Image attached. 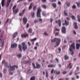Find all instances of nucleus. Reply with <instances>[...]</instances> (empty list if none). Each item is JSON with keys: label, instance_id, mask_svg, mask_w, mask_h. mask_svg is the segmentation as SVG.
<instances>
[{"label": "nucleus", "instance_id": "16", "mask_svg": "<svg viewBox=\"0 0 80 80\" xmlns=\"http://www.w3.org/2000/svg\"><path fill=\"white\" fill-rule=\"evenodd\" d=\"M25 12V9H24L22 11V13H20L19 14V16H22L23 14H24V13Z\"/></svg>", "mask_w": 80, "mask_h": 80}, {"label": "nucleus", "instance_id": "60", "mask_svg": "<svg viewBox=\"0 0 80 80\" xmlns=\"http://www.w3.org/2000/svg\"><path fill=\"white\" fill-rule=\"evenodd\" d=\"M55 30L56 31H58V32L60 30V29H56Z\"/></svg>", "mask_w": 80, "mask_h": 80}, {"label": "nucleus", "instance_id": "58", "mask_svg": "<svg viewBox=\"0 0 80 80\" xmlns=\"http://www.w3.org/2000/svg\"><path fill=\"white\" fill-rule=\"evenodd\" d=\"M34 23H37L38 22V20H35L34 21Z\"/></svg>", "mask_w": 80, "mask_h": 80}, {"label": "nucleus", "instance_id": "51", "mask_svg": "<svg viewBox=\"0 0 80 80\" xmlns=\"http://www.w3.org/2000/svg\"><path fill=\"white\" fill-rule=\"evenodd\" d=\"M42 14H43V16H45V12H42Z\"/></svg>", "mask_w": 80, "mask_h": 80}, {"label": "nucleus", "instance_id": "22", "mask_svg": "<svg viewBox=\"0 0 80 80\" xmlns=\"http://www.w3.org/2000/svg\"><path fill=\"white\" fill-rule=\"evenodd\" d=\"M18 48L19 49V50L22 52V46L21 45L19 44L18 45Z\"/></svg>", "mask_w": 80, "mask_h": 80}, {"label": "nucleus", "instance_id": "18", "mask_svg": "<svg viewBox=\"0 0 80 80\" xmlns=\"http://www.w3.org/2000/svg\"><path fill=\"white\" fill-rule=\"evenodd\" d=\"M80 43H77L76 44V48L77 50H78L80 48Z\"/></svg>", "mask_w": 80, "mask_h": 80}, {"label": "nucleus", "instance_id": "1", "mask_svg": "<svg viewBox=\"0 0 80 80\" xmlns=\"http://www.w3.org/2000/svg\"><path fill=\"white\" fill-rule=\"evenodd\" d=\"M56 45L55 46V47H57L58 46L60 45V42H61V40L60 39L58 38H54L53 39H52L51 41V42H56Z\"/></svg>", "mask_w": 80, "mask_h": 80}, {"label": "nucleus", "instance_id": "26", "mask_svg": "<svg viewBox=\"0 0 80 80\" xmlns=\"http://www.w3.org/2000/svg\"><path fill=\"white\" fill-rule=\"evenodd\" d=\"M52 7H54V8H56V7H57V5L55 3H52Z\"/></svg>", "mask_w": 80, "mask_h": 80}, {"label": "nucleus", "instance_id": "31", "mask_svg": "<svg viewBox=\"0 0 80 80\" xmlns=\"http://www.w3.org/2000/svg\"><path fill=\"white\" fill-rule=\"evenodd\" d=\"M35 80V76L32 77L31 78L30 80Z\"/></svg>", "mask_w": 80, "mask_h": 80}, {"label": "nucleus", "instance_id": "9", "mask_svg": "<svg viewBox=\"0 0 80 80\" xmlns=\"http://www.w3.org/2000/svg\"><path fill=\"white\" fill-rule=\"evenodd\" d=\"M2 64H3L6 67H8V63L7 62H6L5 60H3L2 61Z\"/></svg>", "mask_w": 80, "mask_h": 80}, {"label": "nucleus", "instance_id": "61", "mask_svg": "<svg viewBox=\"0 0 80 80\" xmlns=\"http://www.w3.org/2000/svg\"><path fill=\"white\" fill-rule=\"evenodd\" d=\"M58 50L59 52H61V48H58Z\"/></svg>", "mask_w": 80, "mask_h": 80}, {"label": "nucleus", "instance_id": "46", "mask_svg": "<svg viewBox=\"0 0 80 80\" xmlns=\"http://www.w3.org/2000/svg\"><path fill=\"white\" fill-rule=\"evenodd\" d=\"M28 44L29 46H30L31 45V43H30V42H28Z\"/></svg>", "mask_w": 80, "mask_h": 80}, {"label": "nucleus", "instance_id": "48", "mask_svg": "<svg viewBox=\"0 0 80 80\" xmlns=\"http://www.w3.org/2000/svg\"><path fill=\"white\" fill-rule=\"evenodd\" d=\"M26 27L27 28H28V27H29V24H27L26 25Z\"/></svg>", "mask_w": 80, "mask_h": 80}, {"label": "nucleus", "instance_id": "43", "mask_svg": "<svg viewBox=\"0 0 80 80\" xmlns=\"http://www.w3.org/2000/svg\"><path fill=\"white\" fill-rule=\"evenodd\" d=\"M36 8H37V7L36 6H34L33 8V10H35L36 9Z\"/></svg>", "mask_w": 80, "mask_h": 80}, {"label": "nucleus", "instance_id": "30", "mask_svg": "<svg viewBox=\"0 0 80 80\" xmlns=\"http://www.w3.org/2000/svg\"><path fill=\"white\" fill-rule=\"evenodd\" d=\"M32 28H29L28 29V32L29 33H32Z\"/></svg>", "mask_w": 80, "mask_h": 80}, {"label": "nucleus", "instance_id": "63", "mask_svg": "<svg viewBox=\"0 0 80 80\" xmlns=\"http://www.w3.org/2000/svg\"><path fill=\"white\" fill-rule=\"evenodd\" d=\"M42 2H46V0H42Z\"/></svg>", "mask_w": 80, "mask_h": 80}, {"label": "nucleus", "instance_id": "20", "mask_svg": "<svg viewBox=\"0 0 80 80\" xmlns=\"http://www.w3.org/2000/svg\"><path fill=\"white\" fill-rule=\"evenodd\" d=\"M68 25V21H65V24L63 23L62 25Z\"/></svg>", "mask_w": 80, "mask_h": 80}, {"label": "nucleus", "instance_id": "37", "mask_svg": "<svg viewBox=\"0 0 80 80\" xmlns=\"http://www.w3.org/2000/svg\"><path fill=\"white\" fill-rule=\"evenodd\" d=\"M46 77H48V72L47 71H46Z\"/></svg>", "mask_w": 80, "mask_h": 80}, {"label": "nucleus", "instance_id": "10", "mask_svg": "<svg viewBox=\"0 0 80 80\" xmlns=\"http://www.w3.org/2000/svg\"><path fill=\"white\" fill-rule=\"evenodd\" d=\"M28 21V19H27V18L24 17L23 18V22L24 24L25 25V24H26Z\"/></svg>", "mask_w": 80, "mask_h": 80}, {"label": "nucleus", "instance_id": "64", "mask_svg": "<svg viewBox=\"0 0 80 80\" xmlns=\"http://www.w3.org/2000/svg\"><path fill=\"white\" fill-rule=\"evenodd\" d=\"M9 75H12V74H13V73L12 72H9Z\"/></svg>", "mask_w": 80, "mask_h": 80}, {"label": "nucleus", "instance_id": "11", "mask_svg": "<svg viewBox=\"0 0 80 80\" xmlns=\"http://www.w3.org/2000/svg\"><path fill=\"white\" fill-rule=\"evenodd\" d=\"M62 32L63 33H66V29L65 28V27H63L62 29Z\"/></svg>", "mask_w": 80, "mask_h": 80}, {"label": "nucleus", "instance_id": "56", "mask_svg": "<svg viewBox=\"0 0 80 80\" xmlns=\"http://www.w3.org/2000/svg\"><path fill=\"white\" fill-rule=\"evenodd\" d=\"M57 74H60V71H58V72H56Z\"/></svg>", "mask_w": 80, "mask_h": 80}, {"label": "nucleus", "instance_id": "7", "mask_svg": "<svg viewBox=\"0 0 80 80\" xmlns=\"http://www.w3.org/2000/svg\"><path fill=\"white\" fill-rule=\"evenodd\" d=\"M22 45L23 49V50H26L27 49V45H25V42H23L22 43Z\"/></svg>", "mask_w": 80, "mask_h": 80}, {"label": "nucleus", "instance_id": "3", "mask_svg": "<svg viewBox=\"0 0 80 80\" xmlns=\"http://www.w3.org/2000/svg\"><path fill=\"white\" fill-rule=\"evenodd\" d=\"M42 12V9L40 7H39L37 10V17L39 18H41V15H40V12Z\"/></svg>", "mask_w": 80, "mask_h": 80}, {"label": "nucleus", "instance_id": "29", "mask_svg": "<svg viewBox=\"0 0 80 80\" xmlns=\"http://www.w3.org/2000/svg\"><path fill=\"white\" fill-rule=\"evenodd\" d=\"M30 40L31 42H32V41H35L37 40V38H34L33 39H30Z\"/></svg>", "mask_w": 80, "mask_h": 80}, {"label": "nucleus", "instance_id": "57", "mask_svg": "<svg viewBox=\"0 0 80 80\" xmlns=\"http://www.w3.org/2000/svg\"><path fill=\"white\" fill-rule=\"evenodd\" d=\"M39 20L40 22H42V19L41 18H39Z\"/></svg>", "mask_w": 80, "mask_h": 80}, {"label": "nucleus", "instance_id": "53", "mask_svg": "<svg viewBox=\"0 0 80 80\" xmlns=\"http://www.w3.org/2000/svg\"><path fill=\"white\" fill-rule=\"evenodd\" d=\"M72 73H73V72L72 71H71L69 73V75H72Z\"/></svg>", "mask_w": 80, "mask_h": 80}, {"label": "nucleus", "instance_id": "12", "mask_svg": "<svg viewBox=\"0 0 80 80\" xmlns=\"http://www.w3.org/2000/svg\"><path fill=\"white\" fill-rule=\"evenodd\" d=\"M55 22L56 23H58L59 27L61 26V20L59 19L58 21H56Z\"/></svg>", "mask_w": 80, "mask_h": 80}, {"label": "nucleus", "instance_id": "55", "mask_svg": "<svg viewBox=\"0 0 80 80\" xmlns=\"http://www.w3.org/2000/svg\"><path fill=\"white\" fill-rule=\"evenodd\" d=\"M76 42H80V39H79V40H77L76 41Z\"/></svg>", "mask_w": 80, "mask_h": 80}, {"label": "nucleus", "instance_id": "40", "mask_svg": "<svg viewBox=\"0 0 80 80\" xmlns=\"http://www.w3.org/2000/svg\"><path fill=\"white\" fill-rule=\"evenodd\" d=\"M29 61H24V63H28Z\"/></svg>", "mask_w": 80, "mask_h": 80}, {"label": "nucleus", "instance_id": "4", "mask_svg": "<svg viewBox=\"0 0 80 80\" xmlns=\"http://www.w3.org/2000/svg\"><path fill=\"white\" fill-rule=\"evenodd\" d=\"M17 7V5H15L13 7V12L14 13V14H16L17 12L19 11V10L18 8H17L15 10H14V9L16 8Z\"/></svg>", "mask_w": 80, "mask_h": 80}, {"label": "nucleus", "instance_id": "15", "mask_svg": "<svg viewBox=\"0 0 80 80\" xmlns=\"http://www.w3.org/2000/svg\"><path fill=\"white\" fill-rule=\"evenodd\" d=\"M11 0H8L7 2H6L7 4L6 6L7 7H8L9 6V4H10V2Z\"/></svg>", "mask_w": 80, "mask_h": 80}, {"label": "nucleus", "instance_id": "32", "mask_svg": "<svg viewBox=\"0 0 80 80\" xmlns=\"http://www.w3.org/2000/svg\"><path fill=\"white\" fill-rule=\"evenodd\" d=\"M31 15L32 17H34V16H35V13L34 12H32L31 13Z\"/></svg>", "mask_w": 80, "mask_h": 80}, {"label": "nucleus", "instance_id": "42", "mask_svg": "<svg viewBox=\"0 0 80 80\" xmlns=\"http://www.w3.org/2000/svg\"><path fill=\"white\" fill-rule=\"evenodd\" d=\"M59 35V32H56V33L55 35L56 36H57V35Z\"/></svg>", "mask_w": 80, "mask_h": 80}, {"label": "nucleus", "instance_id": "38", "mask_svg": "<svg viewBox=\"0 0 80 80\" xmlns=\"http://www.w3.org/2000/svg\"><path fill=\"white\" fill-rule=\"evenodd\" d=\"M72 19L73 20H75V17L74 16H72Z\"/></svg>", "mask_w": 80, "mask_h": 80}, {"label": "nucleus", "instance_id": "34", "mask_svg": "<svg viewBox=\"0 0 80 80\" xmlns=\"http://www.w3.org/2000/svg\"><path fill=\"white\" fill-rule=\"evenodd\" d=\"M69 67L70 68H71L72 67V63H69Z\"/></svg>", "mask_w": 80, "mask_h": 80}, {"label": "nucleus", "instance_id": "6", "mask_svg": "<svg viewBox=\"0 0 80 80\" xmlns=\"http://www.w3.org/2000/svg\"><path fill=\"white\" fill-rule=\"evenodd\" d=\"M15 68H18V66L16 65L13 66H10V68L9 70L10 72V71H12V70H14Z\"/></svg>", "mask_w": 80, "mask_h": 80}, {"label": "nucleus", "instance_id": "54", "mask_svg": "<svg viewBox=\"0 0 80 80\" xmlns=\"http://www.w3.org/2000/svg\"><path fill=\"white\" fill-rule=\"evenodd\" d=\"M72 7L73 8H76V6L75 5H73Z\"/></svg>", "mask_w": 80, "mask_h": 80}, {"label": "nucleus", "instance_id": "33", "mask_svg": "<svg viewBox=\"0 0 80 80\" xmlns=\"http://www.w3.org/2000/svg\"><path fill=\"white\" fill-rule=\"evenodd\" d=\"M42 8H47V6L45 5H42Z\"/></svg>", "mask_w": 80, "mask_h": 80}, {"label": "nucleus", "instance_id": "13", "mask_svg": "<svg viewBox=\"0 0 80 80\" xmlns=\"http://www.w3.org/2000/svg\"><path fill=\"white\" fill-rule=\"evenodd\" d=\"M17 47V44L16 43L13 44L11 46V48H16Z\"/></svg>", "mask_w": 80, "mask_h": 80}, {"label": "nucleus", "instance_id": "14", "mask_svg": "<svg viewBox=\"0 0 80 80\" xmlns=\"http://www.w3.org/2000/svg\"><path fill=\"white\" fill-rule=\"evenodd\" d=\"M18 35V32H16L15 33H14L13 35L12 38H15L16 36Z\"/></svg>", "mask_w": 80, "mask_h": 80}, {"label": "nucleus", "instance_id": "39", "mask_svg": "<svg viewBox=\"0 0 80 80\" xmlns=\"http://www.w3.org/2000/svg\"><path fill=\"white\" fill-rule=\"evenodd\" d=\"M66 47V46L65 45L63 46L62 47V50H64V49H65V48Z\"/></svg>", "mask_w": 80, "mask_h": 80}, {"label": "nucleus", "instance_id": "25", "mask_svg": "<svg viewBox=\"0 0 80 80\" xmlns=\"http://www.w3.org/2000/svg\"><path fill=\"white\" fill-rule=\"evenodd\" d=\"M33 5V3H31L30 4V6L29 7V10H30V9H31V8H32V6Z\"/></svg>", "mask_w": 80, "mask_h": 80}, {"label": "nucleus", "instance_id": "62", "mask_svg": "<svg viewBox=\"0 0 80 80\" xmlns=\"http://www.w3.org/2000/svg\"><path fill=\"white\" fill-rule=\"evenodd\" d=\"M56 60L57 62H58V61H59V60H58V59H57V58H56Z\"/></svg>", "mask_w": 80, "mask_h": 80}, {"label": "nucleus", "instance_id": "19", "mask_svg": "<svg viewBox=\"0 0 80 80\" xmlns=\"http://www.w3.org/2000/svg\"><path fill=\"white\" fill-rule=\"evenodd\" d=\"M74 24L75 25L74 28L75 29H78V26H77V23L76 22H74Z\"/></svg>", "mask_w": 80, "mask_h": 80}, {"label": "nucleus", "instance_id": "35", "mask_svg": "<svg viewBox=\"0 0 80 80\" xmlns=\"http://www.w3.org/2000/svg\"><path fill=\"white\" fill-rule=\"evenodd\" d=\"M7 69L6 68L4 69L3 72L4 73H5L7 72Z\"/></svg>", "mask_w": 80, "mask_h": 80}, {"label": "nucleus", "instance_id": "17", "mask_svg": "<svg viewBox=\"0 0 80 80\" xmlns=\"http://www.w3.org/2000/svg\"><path fill=\"white\" fill-rule=\"evenodd\" d=\"M28 34H26V35H25L24 34H22L21 35V37L23 38V37H25V38H26L27 37H28Z\"/></svg>", "mask_w": 80, "mask_h": 80}, {"label": "nucleus", "instance_id": "8", "mask_svg": "<svg viewBox=\"0 0 80 80\" xmlns=\"http://www.w3.org/2000/svg\"><path fill=\"white\" fill-rule=\"evenodd\" d=\"M4 46V41L3 40L0 38V47H3Z\"/></svg>", "mask_w": 80, "mask_h": 80}, {"label": "nucleus", "instance_id": "21", "mask_svg": "<svg viewBox=\"0 0 80 80\" xmlns=\"http://www.w3.org/2000/svg\"><path fill=\"white\" fill-rule=\"evenodd\" d=\"M64 58H65V60H68V58H69V57L67 55H65L64 56Z\"/></svg>", "mask_w": 80, "mask_h": 80}, {"label": "nucleus", "instance_id": "36", "mask_svg": "<svg viewBox=\"0 0 80 80\" xmlns=\"http://www.w3.org/2000/svg\"><path fill=\"white\" fill-rule=\"evenodd\" d=\"M17 56L19 58H21L22 57V54H19L17 55Z\"/></svg>", "mask_w": 80, "mask_h": 80}, {"label": "nucleus", "instance_id": "52", "mask_svg": "<svg viewBox=\"0 0 80 80\" xmlns=\"http://www.w3.org/2000/svg\"><path fill=\"white\" fill-rule=\"evenodd\" d=\"M2 76H3V75H2V73H0V78L2 77Z\"/></svg>", "mask_w": 80, "mask_h": 80}, {"label": "nucleus", "instance_id": "5", "mask_svg": "<svg viewBox=\"0 0 80 80\" xmlns=\"http://www.w3.org/2000/svg\"><path fill=\"white\" fill-rule=\"evenodd\" d=\"M36 67L35 66V64L34 63H32V65L34 68H40V67H41V65L40 64H38L37 63H36Z\"/></svg>", "mask_w": 80, "mask_h": 80}, {"label": "nucleus", "instance_id": "41", "mask_svg": "<svg viewBox=\"0 0 80 80\" xmlns=\"http://www.w3.org/2000/svg\"><path fill=\"white\" fill-rule=\"evenodd\" d=\"M44 35H46L47 36V35H48V33H47L46 32H44Z\"/></svg>", "mask_w": 80, "mask_h": 80}, {"label": "nucleus", "instance_id": "45", "mask_svg": "<svg viewBox=\"0 0 80 80\" xmlns=\"http://www.w3.org/2000/svg\"><path fill=\"white\" fill-rule=\"evenodd\" d=\"M67 5L68 7H69V6H70V3L68 2H67Z\"/></svg>", "mask_w": 80, "mask_h": 80}, {"label": "nucleus", "instance_id": "24", "mask_svg": "<svg viewBox=\"0 0 80 80\" xmlns=\"http://www.w3.org/2000/svg\"><path fill=\"white\" fill-rule=\"evenodd\" d=\"M55 65L51 64L48 66V67H55Z\"/></svg>", "mask_w": 80, "mask_h": 80}, {"label": "nucleus", "instance_id": "28", "mask_svg": "<svg viewBox=\"0 0 80 80\" xmlns=\"http://www.w3.org/2000/svg\"><path fill=\"white\" fill-rule=\"evenodd\" d=\"M64 14L65 15H66V16H67V15H68V14L67 13V11L64 10Z\"/></svg>", "mask_w": 80, "mask_h": 80}, {"label": "nucleus", "instance_id": "49", "mask_svg": "<svg viewBox=\"0 0 80 80\" xmlns=\"http://www.w3.org/2000/svg\"><path fill=\"white\" fill-rule=\"evenodd\" d=\"M67 73V72L66 71H63L62 72L63 74H66Z\"/></svg>", "mask_w": 80, "mask_h": 80}, {"label": "nucleus", "instance_id": "2", "mask_svg": "<svg viewBox=\"0 0 80 80\" xmlns=\"http://www.w3.org/2000/svg\"><path fill=\"white\" fill-rule=\"evenodd\" d=\"M75 50V43L73 42L72 44L71 45V46H70L69 48V50L72 52L71 55H73L74 54V52H73V49Z\"/></svg>", "mask_w": 80, "mask_h": 80}, {"label": "nucleus", "instance_id": "59", "mask_svg": "<svg viewBox=\"0 0 80 80\" xmlns=\"http://www.w3.org/2000/svg\"><path fill=\"white\" fill-rule=\"evenodd\" d=\"M73 33H74V34H77V32H75V31H73Z\"/></svg>", "mask_w": 80, "mask_h": 80}, {"label": "nucleus", "instance_id": "50", "mask_svg": "<svg viewBox=\"0 0 80 80\" xmlns=\"http://www.w3.org/2000/svg\"><path fill=\"white\" fill-rule=\"evenodd\" d=\"M57 0H50V2H55Z\"/></svg>", "mask_w": 80, "mask_h": 80}, {"label": "nucleus", "instance_id": "23", "mask_svg": "<svg viewBox=\"0 0 80 80\" xmlns=\"http://www.w3.org/2000/svg\"><path fill=\"white\" fill-rule=\"evenodd\" d=\"M4 2H5V0H2L1 2V4L2 7H3L5 5V3H4Z\"/></svg>", "mask_w": 80, "mask_h": 80}, {"label": "nucleus", "instance_id": "44", "mask_svg": "<svg viewBox=\"0 0 80 80\" xmlns=\"http://www.w3.org/2000/svg\"><path fill=\"white\" fill-rule=\"evenodd\" d=\"M53 71H54V69H52L51 71V73H53Z\"/></svg>", "mask_w": 80, "mask_h": 80}, {"label": "nucleus", "instance_id": "27", "mask_svg": "<svg viewBox=\"0 0 80 80\" xmlns=\"http://www.w3.org/2000/svg\"><path fill=\"white\" fill-rule=\"evenodd\" d=\"M32 71H31L30 69H29V70H28L27 71V73H28V74L30 73H32Z\"/></svg>", "mask_w": 80, "mask_h": 80}, {"label": "nucleus", "instance_id": "47", "mask_svg": "<svg viewBox=\"0 0 80 80\" xmlns=\"http://www.w3.org/2000/svg\"><path fill=\"white\" fill-rule=\"evenodd\" d=\"M76 4H77L78 6H79L80 5V2H76Z\"/></svg>", "mask_w": 80, "mask_h": 80}]
</instances>
